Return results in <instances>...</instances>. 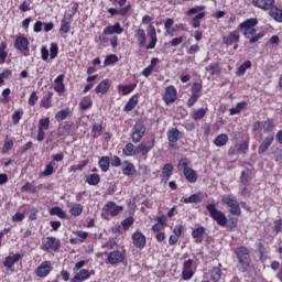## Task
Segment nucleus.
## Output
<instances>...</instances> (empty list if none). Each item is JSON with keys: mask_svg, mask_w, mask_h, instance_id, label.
<instances>
[{"mask_svg": "<svg viewBox=\"0 0 282 282\" xmlns=\"http://www.w3.org/2000/svg\"><path fill=\"white\" fill-rule=\"evenodd\" d=\"M148 36L150 39L149 45L145 47V50H154L155 45L158 44V32L155 31V26L153 24H150L147 28Z\"/></svg>", "mask_w": 282, "mask_h": 282, "instance_id": "obj_11", "label": "nucleus"}, {"mask_svg": "<svg viewBox=\"0 0 282 282\" xmlns=\"http://www.w3.org/2000/svg\"><path fill=\"white\" fill-rule=\"evenodd\" d=\"M111 87V82L109 79H104L96 88V94H107Z\"/></svg>", "mask_w": 282, "mask_h": 282, "instance_id": "obj_25", "label": "nucleus"}, {"mask_svg": "<svg viewBox=\"0 0 282 282\" xmlns=\"http://www.w3.org/2000/svg\"><path fill=\"white\" fill-rule=\"evenodd\" d=\"M61 248V240L56 237H47L41 246V250L44 252H56Z\"/></svg>", "mask_w": 282, "mask_h": 282, "instance_id": "obj_8", "label": "nucleus"}, {"mask_svg": "<svg viewBox=\"0 0 282 282\" xmlns=\"http://www.w3.org/2000/svg\"><path fill=\"white\" fill-rule=\"evenodd\" d=\"M202 10H204V6H198L195 8H192L187 11L188 17H193V14H199V12H202Z\"/></svg>", "mask_w": 282, "mask_h": 282, "instance_id": "obj_61", "label": "nucleus"}, {"mask_svg": "<svg viewBox=\"0 0 282 282\" xmlns=\"http://www.w3.org/2000/svg\"><path fill=\"white\" fill-rule=\"evenodd\" d=\"M121 171L127 176L135 175V165L129 161H124Z\"/></svg>", "mask_w": 282, "mask_h": 282, "instance_id": "obj_26", "label": "nucleus"}, {"mask_svg": "<svg viewBox=\"0 0 282 282\" xmlns=\"http://www.w3.org/2000/svg\"><path fill=\"white\" fill-rule=\"evenodd\" d=\"M204 17H206V13L205 12H199L198 14H196L194 18H193V28H199L200 25V22L199 20L200 19H204Z\"/></svg>", "mask_w": 282, "mask_h": 282, "instance_id": "obj_51", "label": "nucleus"}, {"mask_svg": "<svg viewBox=\"0 0 282 282\" xmlns=\"http://www.w3.org/2000/svg\"><path fill=\"white\" fill-rule=\"evenodd\" d=\"M250 67H252V62H250V59H247L242 65L237 68V76H243V74H246V69H250Z\"/></svg>", "mask_w": 282, "mask_h": 282, "instance_id": "obj_39", "label": "nucleus"}, {"mask_svg": "<svg viewBox=\"0 0 282 282\" xmlns=\"http://www.w3.org/2000/svg\"><path fill=\"white\" fill-rule=\"evenodd\" d=\"M206 72H212V76L215 74H219V63H212L206 67Z\"/></svg>", "mask_w": 282, "mask_h": 282, "instance_id": "obj_52", "label": "nucleus"}, {"mask_svg": "<svg viewBox=\"0 0 282 282\" xmlns=\"http://www.w3.org/2000/svg\"><path fill=\"white\" fill-rule=\"evenodd\" d=\"M269 14L271 18H273L274 21H278V23H282V9H279L275 6H273Z\"/></svg>", "mask_w": 282, "mask_h": 282, "instance_id": "obj_31", "label": "nucleus"}, {"mask_svg": "<svg viewBox=\"0 0 282 282\" xmlns=\"http://www.w3.org/2000/svg\"><path fill=\"white\" fill-rule=\"evenodd\" d=\"M86 183L89 184V186H98L100 184V175L98 174H90L86 177Z\"/></svg>", "mask_w": 282, "mask_h": 282, "instance_id": "obj_40", "label": "nucleus"}, {"mask_svg": "<svg viewBox=\"0 0 282 282\" xmlns=\"http://www.w3.org/2000/svg\"><path fill=\"white\" fill-rule=\"evenodd\" d=\"M182 43H184V36L173 39L169 42V45L171 47H177V45H182Z\"/></svg>", "mask_w": 282, "mask_h": 282, "instance_id": "obj_58", "label": "nucleus"}, {"mask_svg": "<svg viewBox=\"0 0 282 282\" xmlns=\"http://www.w3.org/2000/svg\"><path fill=\"white\" fill-rule=\"evenodd\" d=\"M183 279L184 281H189L193 279V261L186 260L183 264Z\"/></svg>", "mask_w": 282, "mask_h": 282, "instance_id": "obj_19", "label": "nucleus"}, {"mask_svg": "<svg viewBox=\"0 0 282 282\" xmlns=\"http://www.w3.org/2000/svg\"><path fill=\"white\" fill-rule=\"evenodd\" d=\"M228 142V134H219L218 137H216V139L214 140V144L216 147H226Z\"/></svg>", "mask_w": 282, "mask_h": 282, "instance_id": "obj_41", "label": "nucleus"}, {"mask_svg": "<svg viewBox=\"0 0 282 282\" xmlns=\"http://www.w3.org/2000/svg\"><path fill=\"white\" fill-rule=\"evenodd\" d=\"M239 32L234 31L223 37V43H225V45H234V43H239Z\"/></svg>", "mask_w": 282, "mask_h": 282, "instance_id": "obj_22", "label": "nucleus"}, {"mask_svg": "<svg viewBox=\"0 0 282 282\" xmlns=\"http://www.w3.org/2000/svg\"><path fill=\"white\" fill-rule=\"evenodd\" d=\"M132 243L135 248H140L142 250V248L147 246V237L142 232L137 231L132 235Z\"/></svg>", "mask_w": 282, "mask_h": 282, "instance_id": "obj_13", "label": "nucleus"}, {"mask_svg": "<svg viewBox=\"0 0 282 282\" xmlns=\"http://www.w3.org/2000/svg\"><path fill=\"white\" fill-rule=\"evenodd\" d=\"M264 133H270L274 131V121L272 119H267L263 123Z\"/></svg>", "mask_w": 282, "mask_h": 282, "instance_id": "obj_49", "label": "nucleus"}, {"mask_svg": "<svg viewBox=\"0 0 282 282\" xmlns=\"http://www.w3.org/2000/svg\"><path fill=\"white\" fill-rule=\"evenodd\" d=\"M169 147L173 148L175 142L182 140V132L177 128H172L167 131Z\"/></svg>", "mask_w": 282, "mask_h": 282, "instance_id": "obj_12", "label": "nucleus"}, {"mask_svg": "<svg viewBox=\"0 0 282 282\" xmlns=\"http://www.w3.org/2000/svg\"><path fill=\"white\" fill-rule=\"evenodd\" d=\"M204 232H206V228L198 227L192 231L193 239H196V243H202V239L199 237H204Z\"/></svg>", "mask_w": 282, "mask_h": 282, "instance_id": "obj_34", "label": "nucleus"}, {"mask_svg": "<svg viewBox=\"0 0 282 282\" xmlns=\"http://www.w3.org/2000/svg\"><path fill=\"white\" fill-rule=\"evenodd\" d=\"M272 142H274V135L270 134L267 138H264L258 149L259 155H263V153H265V151H268L270 147H272Z\"/></svg>", "mask_w": 282, "mask_h": 282, "instance_id": "obj_16", "label": "nucleus"}, {"mask_svg": "<svg viewBox=\"0 0 282 282\" xmlns=\"http://www.w3.org/2000/svg\"><path fill=\"white\" fill-rule=\"evenodd\" d=\"M192 96L199 98L202 96V85L199 83H194L192 86Z\"/></svg>", "mask_w": 282, "mask_h": 282, "instance_id": "obj_48", "label": "nucleus"}, {"mask_svg": "<svg viewBox=\"0 0 282 282\" xmlns=\"http://www.w3.org/2000/svg\"><path fill=\"white\" fill-rule=\"evenodd\" d=\"M134 37L139 47H147V32L143 29H138L134 32Z\"/></svg>", "mask_w": 282, "mask_h": 282, "instance_id": "obj_23", "label": "nucleus"}, {"mask_svg": "<svg viewBox=\"0 0 282 282\" xmlns=\"http://www.w3.org/2000/svg\"><path fill=\"white\" fill-rule=\"evenodd\" d=\"M208 111V108L196 109L192 112L193 120H202Z\"/></svg>", "mask_w": 282, "mask_h": 282, "instance_id": "obj_38", "label": "nucleus"}, {"mask_svg": "<svg viewBox=\"0 0 282 282\" xmlns=\"http://www.w3.org/2000/svg\"><path fill=\"white\" fill-rule=\"evenodd\" d=\"M63 80H65V75H58L56 77V79L54 80V83L56 84L54 86L55 91H57V94H63L65 91V84H63Z\"/></svg>", "mask_w": 282, "mask_h": 282, "instance_id": "obj_27", "label": "nucleus"}, {"mask_svg": "<svg viewBox=\"0 0 282 282\" xmlns=\"http://www.w3.org/2000/svg\"><path fill=\"white\" fill-rule=\"evenodd\" d=\"M221 202L225 206L229 208V213L231 215L239 216L241 215V207L239 206V202L230 195H223Z\"/></svg>", "mask_w": 282, "mask_h": 282, "instance_id": "obj_6", "label": "nucleus"}, {"mask_svg": "<svg viewBox=\"0 0 282 282\" xmlns=\"http://www.w3.org/2000/svg\"><path fill=\"white\" fill-rule=\"evenodd\" d=\"M87 164H89V161H88V160H84V161H82L79 164L73 165V166L70 167V171H83V169H84L85 166H87Z\"/></svg>", "mask_w": 282, "mask_h": 282, "instance_id": "obj_57", "label": "nucleus"}, {"mask_svg": "<svg viewBox=\"0 0 282 282\" xmlns=\"http://www.w3.org/2000/svg\"><path fill=\"white\" fill-rule=\"evenodd\" d=\"M21 259H23V254H21V253L8 256L3 261V265H4V268L10 269V268H12V265H14V263H19V261H21Z\"/></svg>", "mask_w": 282, "mask_h": 282, "instance_id": "obj_21", "label": "nucleus"}, {"mask_svg": "<svg viewBox=\"0 0 282 282\" xmlns=\"http://www.w3.org/2000/svg\"><path fill=\"white\" fill-rule=\"evenodd\" d=\"M221 269L219 267H214L210 272L212 281L219 282L221 281Z\"/></svg>", "mask_w": 282, "mask_h": 282, "instance_id": "obj_37", "label": "nucleus"}, {"mask_svg": "<svg viewBox=\"0 0 282 282\" xmlns=\"http://www.w3.org/2000/svg\"><path fill=\"white\" fill-rule=\"evenodd\" d=\"M94 105V101H91V97H84L79 104L80 109L86 111V109H89Z\"/></svg>", "mask_w": 282, "mask_h": 282, "instance_id": "obj_44", "label": "nucleus"}, {"mask_svg": "<svg viewBox=\"0 0 282 282\" xmlns=\"http://www.w3.org/2000/svg\"><path fill=\"white\" fill-rule=\"evenodd\" d=\"M123 32L124 29L120 25V22H117L113 25H108L104 30L105 35L122 34Z\"/></svg>", "mask_w": 282, "mask_h": 282, "instance_id": "obj_20", "label": "nucleus"}, {"mask_svg": "<svg viewBox=\"0 0 282 282\" xmlns=\"http://www.w3.org/2000/svg\"><path fill=\"white\" fill-rule=\"evenodd\" d=\"M50 52V58H56V56H58V45L56 43H52Z\"/></svg>", "mask_w": 282, "mask_h": 282, "instance_id": "obj_56", "label": "nucleus"}, {"mask_svg": "<svg viewBox=\"0 0 282 282\" xmlns=\"http://www.w3.org/2000/svg\"><path fill=\"white\" fill-rule=\"evenodd\" d=\"M54 173V166L52 164L46 165L45 171L41 173L42 177H47Z\"/></svg>", "mask_w": 282, "mask_h": 282, "instance_id": "obj_63", "label": "nucleus"}, {"mask_svg": "<svg viewBox=\"0 0 282 282\" xmlns=\"http://www.w3.org/2000/svg\"><path fill=\"white\" fill-rule=\"evenodd\" d=\"M259 23V21L254 18L248 19L245 22L240 23V30H243V36L249 40V43H257V41H261L263 39V33L257 34V29L254 26Z\"/></svg>", "mask_w": 282, "mask_h": 282, "instance_id": "obj_1", "label": "nucleus"}, {"mask_svg": "<svg viewBox=\"0 0 282 282\" xmlns=\"http://www.w3.org/2000/svg\"><path fill=\"white\" fill-rule=\"evenodd\" d=\"M110 164H111V159H109V156H102L99 160V167L102 171V173H107V171H109Z\"/></svg>", "mask_w": 282, "mask_h": 282, "instance_id": "obj_32", "label": "nucleus"}, {"mask_svg": "<svg viewBox=\"0 0 282 282\" xmlns=\"http://www.w3.org/2000/svg\"><path fill=\"white\" fill-rule=\"evenodd\" d=\"M21 118H23V110H17L12 115L13 124H19V121L21 120Z\"/></svg>", "mask_w": 282, "mask_h": 282, "instance_id": "obj_54", "label": "nucleus"}, {"mask_svg": "<svg viewBox=\"0 0 282 282\" xmlns=\"http://www.w3.org/2000/svg\"><path fill=\"white\" fill-rule=\"evenodd\" d=\"M172 175H173V165L171 163H166L162 169V177L163 180H165V182H169Z\"/></svg>", "mask_w": 282, "mask_h": 282, "instance_id": "obj_30", "label": "nucleus"}, {"mask_svg": "<svg viewBox=\"0 0 282 282\" xmlns=\"http://www.w3.org/2000/svg\"><path fill=\"white\" fill-rule=\"evenodd\" d=\"M204 199V193L198 192L191 195L189 197H182L181 202L183 204H199Z\"/></svg>", "mask_w": 282, "mask_h": 282, "instance_id": "obj_18", "label": "nucleus"}, {"mask_svg": "<svg viewBox=\"0 0 282 282\" xmlns=\"http://www.w3.org/2000/svg\"><path fill=\"white\" fill-rule=\"evenodd\" d=\"M8 43L1 42L0 44V65H3L6 63V58H8Z\"/></svg>", "mask_w": 282, "mask_h": 282, "instance_id": "obj_36", "label": "nucleus"}, {"mask_svg": "<svg viewBox=\"0 0 282 282\" xmlns=\"http://www.w3.org/2000/svg\"><path fill=\"white\" fill-rule=\"evenodd\" d=\"M119 91L122 93L123 96H127L128 94H131V91H133V89H135V85L130 84V85H119L118 86Z\"/></svg>", "mask_w": 282, "mask_h": 282, "instance_id": "obj_43", "label": "nucleus"}, {"mask_svg": "<svg viewBox=\"0 0 282 282\" xmlns=\"http://www.w3.org/2000/svg\"><path fill=\"white\" fill-rule=\"evenodd\" d=\"M122 210H124L122 206H119L115 202L110 200L104 206L101 217H104V219H107L109 215L110 217H118Z\"/></svg>", "mask_w": 282, "mask_h": 282, "instance_id": "obj_5", "label": "nucleus"}, {"mask_svg": "<svg viewBox=\"0 0 282 282\" xmlns=\"http://www.w3.org/2000/svg\"><path fill=\"white\" fill-rule=\"evenodd\" d=\"M70 215L74 217H79V215H83V205L80 204H75L70 208Z\"/></svg>", "mask_w": 282, "mask_h": 282, "instance_id": "obj_46", "label": "nucleus"}, {"mask_svg": "<svg viewBox=\"0 0 282 282\" xmlns=\"http://www.w3.org/2000/svg\"><path fill=\"white\" fill-rule=\"evenodd\" d=\"M247 105H248V102H246V101L238 102L235 108H231L229 110L230 116H237V113H241V111H243V109H246Z\"/></svg>", "mask_w": 282, "mask_h": 282, "instance_id": "obj_35", "label": "nucleus"}, {"mask_svg": "<svg viewBox=\"0 0 282 282\" xmlns=\"http://www.w3.org/2000/svg\"><path fill=\"white\" fill-rule=\"evenodd\" d=\"M166 105H171L174 100H177V90L174 86H169L163 96Z\"/></svg>", "mask_w": 282, "mask_h": 282, "instance_id": "obj_14", "label": "nucleus"}, {"mask_svg": "<svg viewBox=\"0 0 282 282\" xmlns=\"http://www.w3.org/2000/svg\"><path fill=\"white\" fill-rule=\"evenodd\" d=\"M50 215H56L57 217H59V219H65L67 217V214H65V212L61 207L51 208Z\"/></svg>", "mask_w": 282, "mask_h": 282, "instance_id": "obj_42", "label": "nucleus"}, {"mask_svg": "<svg viewBox=\"0 0 282 282\" xmlns=\"http://www.w3.org/2000/svg\"><path fill=\"white\" fill-rule=\"evenodd\" d=\"M235 254L238 259L237 270L239 272H248L250 268V250L246 247H238L235 249Z\"/></svg>", "mask_w": 282, "mask_h": 282, "instance_id": "obj_2", "label": "nucleus"}, {"mask_svg": "<svg viewBox=\"0 0 282 282\" xmlns=\"http://www.w3.org/2000/svg\"><path fill=\"white\" fill-rule=\"evenodd\" d=\"M39 129H42V131L45 129L47 131L50 129V118L40 119Z\"/></svg>", "mask_w": 282, "mask_h": 282, "instance_id": "obj_53", "label": "nucleus"}, {"mask_svg": "<svg viewBox=\"0 0 282 282\" xmlns=\"http://www.w3.org/2000/svg\"><path fill=\"white\" fill-rule=\"evenodd\" d=\"M210 217L218 224V226H226L228 224V218H226V214L224 212L217 209L215 204H208L206 206Z\"/></svg>", "mask_w": 282, "mask_h": 282, "instance_id": "obj_4", "label": "nucleus"}, {"mask_svg": "<svg viewBox=\"0 0 282 282\" xmlns=\"http://www.w3.org/2000/svg\"><path fill=\"white\" fill-rule=\"evenodd\" d=\"M175 23V21H173V19L169 18L165 20V23H164V28H165V31H166V34H171V29L173 28V24Z\"/></svg>", "mask_w": 282, "mask_h": 282, "instance_id": "obj_59", "label": "nucleus"}, {"mask_svg": "<svg viewBox=\"0 0 282 282\" xmlns=\"http://www.w3.org/2000/svg\"><path fill=\"white\" fill-rule=\"evenodd\" d=\"M123 154L128 158H133V155H138V147L133 145V143H128L123 148Z\"/></svg>", "mask_w": 282, "mask_h": 282, "instance_id": "obj_29", "label": "nucleus"}, {"mask_svg": "<svg viewBox=\"0 0 282 282\" xmlns=\"http://www.w3.org/2000/svg\"><path fill=\"white\" fill-rule=\"evenodd\" d=\"M41 105L45 107V109H50L52 107V95L43 97Z\"/></svg>", "mask_w": 282, "mask_h": 282, "instance_id": "obj_55", "label": "nucleus"}, {"mask_svg": "<svg viewBox=\"0 0 282 282\" xmlns=\"http://www.w3.org/2000/svg\"><path fill=\"white\" fill-rule=\"evenodd\" d=\"M39 101V96H36V91H33L31 95H30V98H29V105L30 107H34V105H36V102Z\"/></svg>", "mask_w": 282, "mask_h": 282, "instance_id": "obj_62", "label": "nucleus"}, {"mask_svg": "<svg viewBox=\"0 0 282 282\" xmlns=\"http://www.w3.org/2000/svg\"><path fill=\"white\" fill-rule=\"evenodd\" d=\"M15 48H18L19 52H30V41H28L26 37L18 36L15 39Z\"/></svg>", "mask_w": 282, "mask_h": 282, "instance_id": "obj_17", "label": "nucleus"}, {"mask_svg": "<svg viewBox=\"0 0 282 282\" xmlns=\"http://www.w3.org/2000/svg\"><path fill=\"white\" fill-rule=\"evenodd\" d=\"M69 30H72V26L69 25V21H67V19H63L61 21V28H59V32H63L64 34L69 33Z\"/></svg>", "mask_w": 282, "mask_h": 282, "instance_id": "obj_47", "label": "nucleus"}, {"mask_svg": "<svg viewBox=\"0 0 282 282\" xmlns=\"http://www.w3.org/2000/svg\"><path fill=\"white\" fill-rule=\"evenodd\" d=\"M52 272V262L44 261L39 265L35 270L36 276H40L41 279H45L50 273Z\"/></svg>", "mask_w": 282, "mask_h": 282, "instance_id": "obj_10", "label": "nucleus"}, {"mask_svg": "<svg viewBox=\"0 0 282 282\" xmlns=\"http://www.w3.org/2000/svg\"><path fill=\"white\" fill-rule=\"evenodd\" d=\"M127 257V253L124 251L120 250H113L108 253V263L110 265H118V263H122Z\"/></svg>", "mask_w": 282, "mask_h": 282, "instance_id": "obj_9", "label": "nucleus"}, {"mask_svg": "<svg viewBox=\"0 0 282 282\" xmlns=\"http://www.w3.org/2000/svg\"><path fill=\"white\" fill-rule=\"evenodd\" d=\"M68 116L69 109H63L55 115V120H57V122H63V120H65V118H67Z\"/></svg>", "mask_w": 282, "mask_h": 282, "instance_id": "obj_45", "label": "nucleus"}, {"mask_svg": "<svg viewBox=\"0 0 282 282\" xmlns=\"http://www.w3.org/2000/svg\"><path fill=\"white\" fill-rule=\"evenodd\" d=\"M153 147H155V140H152L150 143L142 142L137 147V153H140V155H147Z\"/></svg>", "mask_w": 282, "mask_h": 282, "instance_id": "obj_24", "label": "nucleus"}, {"mask_svg": "<svg viewBox=\"0 0 282 282\" xmlns=\"http://www.w3.org/2000/svg\"><path fill=\"white\" fill-rule=\"evenodd\" d=\"M22 193H36V186L32 185L30 182H26L25 185L21 187Z\"/></svg>", "mask_w": 282, "mask_h": 282, "instance_id": "obj_50", "label": "nucleus"}, {"mask_svg": "<svg viewBox=\"0 0 282 282\" xmlns=\"http://www.w3.org/2000/svg\"><path fill=\"white\" fill-rule=\"evenodd\" d=\"M147 131V128L144 127V121L139 120L135 122L133 129H132V134H131V140L134 144H138L144 138V133Z\"/></svg>", "mask_w": 282, "mask_h": 282, "instance_id": "obj_7", "label": "nucleus"}, {"mask_svg": "<svg viewBox=\"0 0 282 282\" xmlns=\"http://www.w3.org/2000/svg\"><path fill=\"white\" fill-rule=\"evenodd\" d=\"M133 217H128L124 220H122L121 226L124 228V230L129 229V227L133 226Z\"/></svg>", "mask_w": 282, "mask_h": 282, "instance_id": "obj_60", "label": "nucleus"}, {"mask_svg": "<svg viewBox=\"0 0 282 282\" xmlns=\"http://www.w3.org/2000/svg\"><path fill=\"white\" fill-rule=\"evenodd\" d=\"M274 0H252V6L259 8L260 10H270L273 8Z\"/></svg>", "mask_w": 282, "mask_h": 282, "instance_id": "obj_15", "label": "nucleus"}, {"mask_svg": "<svg viewBox=\"0 0 282 282\" xmlns=\"http://www.w3.org/2000/svg\"><path fill=\"white\" fill-rule=\"evenodd\" d=\"M91 274L88 270L82 269L72 279V282H78V281H87Z\"/></svg>", "mask_w": 282, "mask_h": 282, "instance_id": "obj_28", "label": "nucleus"}, {"mask_svg": "<svg viewBox=\"0 0 282 282\" xmlns=\"http://www.w3.org/2000/svg\"><path fill=\"white\" fill-rule=\"evenodd\" d=\"M178 171H183L185 180L189 182V184H195L197 182V172L191 167V162L188 159L183 158L178 161L177 164Z\"/></svg>", "mask_w": 282, "mask_h": 282, "instance_id": "obj_3", "label": "nucleus"}, {"mask_svg": "<svg viewBox=\"0 0 282 282\" xmlns=\"http://www.w3.org/2000/svg\"><path fill=\"white\" fill-rule=\"evenodd\" d=\"M138 95H133L124 106V111H133L138 106Z\"/></svg>", "mask_w": 282, "mask_h": 282, "instance_id": "obj_33", "label": "nucleus"}, {"mask_svg": "<svg viewBox=\"0 0 282 282\" xmlns=\"http://www.w3.org/2000/svg\"><path fill=\"white\" fill-rule=\"evenodd\" d=\"M113 63H118V56L109 55L105 59V65H113Z\"/></svg>", "mask_w": 282, "mask_h": 282, "instance_id": "obj_64", "label": "nucleus"}]
</instances>
